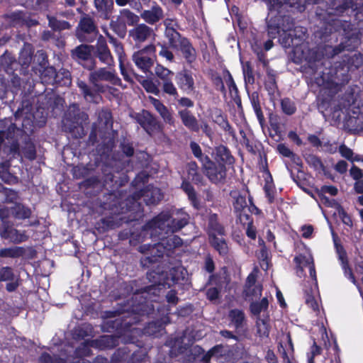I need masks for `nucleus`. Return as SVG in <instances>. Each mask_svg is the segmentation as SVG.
<instances>
[{
    "instance_id": "nucleus-48",
    "label": "nucleus",
    "mask_w": 363,
    "mask_h": 363,
    "mask_svg": "<svg viewBox=\"0 0 363 363\" xmlns=\"http://www.w3.org/2000/svg\"><path fill=\"white\" fill-rule=\"evenodd\" d=\"M56 69L52 66H46L42 68L40 71V79L43 84H55V74Z\"/></svg>"
},
{
    "instance_id": "nucleus-43",
    "label": "nucleus",
    "mask_w": 363,
    "mask_h": 363,
    "mask_svg": "<svg viewBox=\"0 0 363 363\" xmlns=\"http://www.w3.org/2000/svg\"><path fill=\"white\" fill-rule=\"evenodd\" d=\"M269 13L267 20L271 16L282 15L281 10L286 9V0H267Z\"/></svg>"
},
{
    "instance_id": "nucleus-10",
    "label": "nucleus",
    "mask_w": 363,
    "mask_h": 363,
    "mask_svg": "<svg viewBox=\"0 0 363 363\" xmlns=\"http://www.w3.org/2000/svg\"><path fill=\"white\" fill-rule=\"evenodd\" d=\"M88 119L89 116L86 113L77 109V111L69 113V116L63 120V129L74 138H82L86 135L82 123Z\"/></svg>"
},
{
    "instance_id": "nucleus-54",
    "label": "nucleus",
    "mask_w": 363,
    "mask_h": 363,
    "mask_svg": "<svg viewBox=\"0 0 363 363\" xmlns=\"http://www.w3.org/2000/svg\"><path fill=\"white\" fill-rule=\"evenodd\" d=\"M223 76L228 87L230 95H235V98L238 99L239 90L230 71L226 68L224 69L223 70Z\"/></svg>"
},
{
    "instance_id": "nucleus-58",
    "label": "nucleus",
    "mask_w": 363,
    "mask_h": 363,
    "mask_svg": "<svg viewBox=\"0 0 363 363\" xmlns=\"http://www.w3.org/2000/svg\"><path fill=\"white\" fill-rule=\"evenodd\" d=\"M306 163L315 170L325 171V167L320 157L313 154H307L304 156Z\"/></svg>"
},
{
    "instance_id": "nucleus-2",
    "label": "nucleus",
    "mask_w": 363,
    "mask_h": 363,
    "mask_svg": "<svg viewBox=\"0 0 363 363\" xmlns=\"http://www.w3.org/2000/svg\"><path fill=\"white\" fill-rule=\"evenodd\" d=\"M353 6L352 0H333L327 10L318 7L315 16L321 24L319 30L320 38L326 40L327 37L335 32L342 33L346 38L352 36L353 25L351 22L335 18V16L342 15Z\"/></svg>"
},
{
    "instance_id": "nucleus-17",
    "label": "nucleus",
    "mask_w": 363,
    "mask_h": 363,
    "mask_svg": "<svg viewBox=\"0 0 363 363\" xmlns=\"http://www.w3.org/2000/svg\"><path fill=\"white\" fill-rule=\"evenodd\" d=\"M301 56L298 57L297 60H294L296 63H300L305 60L308 67L312 69L313 73L315 74L318 72L319 66H323V59L325 55L323 48L315 47L312 48H307L305 50L301 48Z\"/></svg>"
},
{
    "instance_id": "nucleus-24",
    "label": "nucleus",
    "mask_w": 363,
    "mask_h": 363,
    "mask_svg": "<svg viewBox=\"0 0 363 363\" xmlns=\"http://www.w3.org/2000/svg\"><path fill=\"white\" fill-rule=\"evenodd\" d=\"M175 80L182 91L189 94L195 90L194 79L190 70L183 69L177 72Z\"/></svg>"
},
{
    "instance_id": "nucleus-59",
    "label": "nucleus",
    "mask_w": 363,
    "mask_h": 363,
    "mask_svg": "<svg viewBox=\"0 0 363 363\" xmlns=\"http://www.w3.org/2000/svg\"><path fill=\"white\" fill-rule=\"evenodd\" d=\"M308 4V0H286V10H290L292 12H303Z\"/></svg>"
},
{
    "instance_id": "nucleus-31",
    "label": "nucleus",
    "mask_w": 363,
    "mask_h": 363,
    "mask_svg": "<svg viewBox=\"0 0 363 363\" xmlns=\"http://www.w3.org/2000/svg\"><path fill=\"white\" fill-rule=\"evenodd\" d=\"M94 7L99 16L104 20H109L114 11L113 0H94Z\"/></svg>"
},
{
    "instance_id": "nucleus-35",
    "label": "nucleus",
    "mask_w": 363,
    "mask_h": 363,
    "mask_svg": "<svg viewBox=\"0 0 363 363\" xmlns=\"http://www.w3.org/2000/svg\"><path fill=\"white\" fill-rule=\"evenodd\" d=\"M337 252L338 255V259L341 262L342 268L344 271L345 274L349 276L350 279L355 284L356 280L353 274L352 268L350 267L347 252L344 247L341 245L335 243Z\"/></svg>"
},
{
    "instance_id": "nucleus-33",
    "label": "nucleus",
    "mask_w": 363,
    "mask_h": 363,
    "mask_svg": "<svg viewBox=\"0 0 363 363\" xmlns=\"http://www.w3.org/2000/svg\"><path fill=\"white\" fill-rule=\"evenodd\" d=\"M210 246L216 251L221 257H227L229 254L230 247L227 240L223 236H216L208 238Z\"/></svg>"
},
{
    "instance_id": "nucleus-56",
    "label": "nucleus",
    "mask_w": 363,
    "mask_h": 363,
    "mask_svg": "<svg viewBox=\"0 0 363 363\" xmlns=\"http://www.w3.org/2000/svg\"><path fill=\"white\" fill-rule=\"evenodd\" d=\"M55 84L57 86H66L71 84L70 72L68 70L61 69L58 72L55 70Z\"/></svg>"
},
{
    "instance_id": "nucleus-49",
    "label": "nucleus",
    "mask_w": 363,
    "mask_h": 363,
    "mask_svg": "<svg viewBox=\"0 0 363 363\" xmlns=\"http://www.w3.org/2000/svg\"><path fill=\"white\" fill-rule=\"evenodd\" d=\"M130 352V350L128 346L118 347L111 357L109 363H124Z\"/></svg>"
},
{
    "instance_id": "nucleus-4",
    "label": "nucleus",
    "mask_w": 363,
    "mask_h": 363,
    "mask_svg": "<svg viewBox=\"0 0 363 363\" xmlns=\"http://www.w3.org/2000/svg\"><path fill=\"white\" fill-rule=\"evenodd\" d=\"M141 247L150 252L149 256L141 258L140 264L143 268H150L147 272V278L152 284L140 289V294L157 296L159 289L157 286H163L167 276L164 267L158 262L165 252L169 255L168 252L160 240L152 245H144Z\"/></svg>"
},
{
    "instance_id": "nucleus-8",
    "label": "nucleus",
    "mask_w": 363,
    "mask_h": 363,
    "mask_svg": "<svg viewBox=\"0 0 363 363\" xmlns=\"http://www.w3.org/2000/svg\"><path fill=\"white\" fill-rule=\"evenodd\" d=\"M91 71L89 82L99 92L103 93L106 91V87L101 83V82H108L113 85H119L121 82L114 67L108 68L106 66V67H101Z\"/></svg>"
},
{
    "instance_id": "nucleus-18",
    "label": "nucleus",
    "mask_w": 363,
    "mask_h": 363,
    "mask_svg": "<svg viewBox=\"0 0 363 363\" xmlns=\"http://www.w3.org/2000/svg\"><path fill=\"white\" fill-rule=\"evenodd\" d=\"M157 310L159 312H162V317L160 319L149 322L143 328L145 335L158 337L162 334L165 325L169 323L170 306L164 305L161 308H158Z\"/></svg>"
},
{
    "instance_id": "nucleus-5",
    "label": "nucleus",
    "mask_w": 363,
    "mask_h": 363,
    "mask_svg": "<svg viewBox=\"0 0 363 363\" xmlns=\"http://www.w3.org/2000/svg\"><path fill=\"white\" fill-rule=\"evenodd\" d=\"M172 19L170 18H167L164 21L165 26L164 35L168 40L169 46L180 51L186 62L191 65L196 60V50L188 38L183 36L172 26Z\"/></svg>"
},
{
    "instance_id": "nucleus-61",
    "label": "nucleus",
    "mask_w": 363,
    "mask_h": 363,
    "mask_svg": "<svg viewBox=\"0 0 363 363\" xmlns=\"http://www.w3.org/2000/svg\"><path fill=\"white\" fill-rule=\"evenodd\" d=\"M12 213L18 219H26L30 217L31 211L29 208L18 203L12 208Z\"/></svg>"
},
{
    "instance_id": "nucleus-57",
    "label": "nucleus",
    "mask_w": 363,
    "mask_h": 363,
    "mask_svg": "<svg viewBox=\"0 0 363 363\" xmlns=\"http://www.w3.org/2000/svg\"><path fill=\"white\" fill-rule=\"evenodd\" d=\"M115 146V140L113 138L104 139L101 143L97 145L96 150L101 155H108Z\"/></svg>"
},
{
    "instance_id": "nucleus-36",
    "label": "nucleus",
    "mask_w": 363,
    "mask_h": 363,
    "mask_svg": "<svg viewBox=\"0 0 363 363\" xmlns=\"http://www.w3.org/2000/svg\"><path fill=\"white\" fill-rule=\"evenodd\" d=\"M341 62L344 64L350 72H354L363 65V54L361 52H355L352 55H345Z\"/></svg>"
},
{
    "instance_id": "nucleus-20",
    "label": "nucleus",
    "mask_w": 363,
    "mask_h": 363,
    "mask_svg": "<svg viewBox=\"0 0 363 363\" xmlns=\"http://www.w3.org/2000/svg\"><path fill=\"white\" fill-rule=\"evenodd\" d=\"M92 57L95 60L99 59L101 63L106 65L108 68L115 67V62L111 50L106 40H99L94 46Z\"/></svg>"
},
{
    "instance_id": "nucleus-22",
    "label": "nucleus",
    "mask_w": 363,
    "mask_h": 363,
    "mask_svg": "<svg viewBox=\"0 0 363 363\" xmlns=\"http://www.w3.org/2000/svg\"><path fill=\"white\" fill-rule=\"evenodd\" d=\"M350 72L346 66L342 62L336 66L334 69H331L328 74L330 75L328 78L332 83L335 84L336 86H343L347 84L351 79V76L349 74Z\"/></svg>"
},
{
    "instance_id": "nucleus-40",
    "label": "nucleus",
    "mask_w": 363,
    "mask_h": 363,
    "mask_svg": "<svg viewBox=\"0 0 363 363\" xmlns=\"http://www.w3.org/2000/svg\"><path fill=\"white\" fill-rule=\"evenodd\" d=\"M228 317L230 323L236 330L242 328L246 320L244 311L238 308L230 310L228 311Z\"/></svg>"
},
{
    "instance_id": "nucleus-47",
    "label": "nucleus",
    "mask_w": 363,
    "mask_h": 363,
    "mask_svg": "<svg viewBox=\"0 0 363 363\" xmlns=\"http://www.w3.org/2000/svg\"><path fill=\"white\" fill-rule=\"evenodd\" d=\"M145 189H141L138 191L134 192L130 197H128L126 200V206L127 210L128 211H132L133 209L132 208H136L137 209H140V203H139V200L141 198L145 199Z\"/></svg>"
},
{
    "instance_id": "nucleus-63",
    "label": "nucleus",
    "mask_w": 363,
    "mask_h": 363,
    "mask_svg": "<svg viewBox=\"0 0 363 363\" xmlns=\"http://www.w3.org/2000/svg\"><path fill=\"white\" fill-rule=\"evenodd\" d=\"M346 49V46L343 43H340L336 46L325 45L323 50L325 55L328 58H333L336 55H339Z\"/></svg>"
},
{
    "instance_id": "nucleus-3",
    "label": "nucleus",
    "mask_w": 363,
    "mask_h": 363,
    "mask_svg": "<svg viewBox=\"0 0 363 363\" xmlns=\"http://www.w3.org/2000/svg\"><path fill=\"white\" fill-rule=\"evenodd\" d=\"M267 35L272 38L279 37L280 44L285 48H293L294 53L307 37V29L295 26V20L290 15H276L267 19Z\"/></svg>"
},
{
    "instance_id": "nucleus-23",
    "label": "nucleus",
    "mask_w": 363,
    "mask_h": 363,
    "mask_svg": "<svg viewBox=\"0 0 363 363\" xmlns=\"http://www.w3.org/2000/svg\"><path fill=\"white\" fill-rule=\"evenodd\" d=\"M0 282H7L6 289L8 292L15 291L19 286V277L16 276L11 267L0 268Z\"/></svg>"
},
{
    "instance_id": "nucleus-13",
    "label": "nucleus",
    "mask_w": 363,
    "mask_h": 363,
    "mask_svg": "<svg viewBox=\"0 0 363 363\" xmlns=\"http://www.w3.org/2000/svg\"><path fill=\"white\" fill-rule=\"evenodd\" d=\"M155 74L158 79L157 82L161 86L162 92L174 97L175 99H177L179 93L173 83L174 72L160 64H157L155 67Z\"/></svg>"
},
{
    "instance_id": "nucleus-11",
    "label": "nucleus",
    "mask_w": 363,
    "mask_h": 363,
    "mask_svg": "<svg viewBox=\"0 0 363 363\" xmlns=\"http://www.w3.org/2000/svg\"><path fill=\"white\" fill-rule=\"evenodd\" d=\"M156 48L153 44H150L143 48L133 52L131 57L137 68L145 74H152L151 69L156 59Z\"/></svg>"
},
{
    "instance_id": "nucleus-64",
    "label": "nucleus",
    "mask_w": 363,
    "mask_h": 363,
    "mask_svg": "<svg viewBox=\"0 0 363 363\" xmlns=\"http://www.w3.org/2000/svg\"><path fill=\"white\" fill-rule=\"evenodd\" d=\"M40 363H67V360L60 357L59 355H51L46 352H43L39 357Z\"/></svg>"
},
{
    "instance_id": "nucleus-55",
    "label": "nucleus",
    "mask_w": 363,
    "mask_h": 363,
    "mask_svg": "<svg viewBox=\"0 0 363 363\" xmlns=\"http://www.w3.org/2000/svg\"><path fill=\"white\" fill-rule=\"evenodd\" d=\"M24 249L21 247H12L0 249V257L18 258L24 255Z\"/></svg>"
},
{
    "instance_id": "nucleus-44",
    "label": "nucleus",
    "mask_w": 363,
    "mask_h": 363,
    "mask_svg": "<svg viewBox=\"0 0 363 363\" xmlns=\"http://www.w3.org/2000/svg\"><path fill=\"white\" fill-rule=\"evenodd\" d=\"M48 26L52 31H62L69 30L72 26L69 22L65 20H59L55 16H48Z\"/></svg>"
},
{
    "instance_id": "nucleus-14",
    "label": "nucleus",
    "mask_w": 363,
    "mask_h": 363,
    "mask_svg": "<svg viewBox=\"0 0 363 363\" xmlns=\"http://www.w3.org/2000/svg\"><path fill=\"white\" fill-rule=\"evenodd\" d=\"M133 118L150 136L162 130V125L156 116L146 109H142L141 111L135 113Z\"/></svg>"
},
{
    "instance_id": "nucleus-21",
    "label": "nucleus",
    "mask_w": 363,
    "mask_h": 363,
    "mask_svg": "<svg viewBox=\"0 0 363 363\" xmlns=\"http://www.w3.org/2000/svg\"><path fill=\"white\" fill-rule=\"evenodd\" d=\"M154 35L153 29L145 23H138L128 32L129 37L132 38L135 45L146 42Z\"/></svg>"
},
{
    "instance_id": "nucleus-1",
    "label": "nucleus",
    "mask_w": 363,
    "mask_h": 363,
    "mask_svg": "<svg viewBox=\"0 0 363 363\" xmlns=\"http://www.w3.org/2000/svg\"><path fill=\"white\" fill-rule=\"evenodd\" d=\"M135 294L131 298L124 300L117 304L115 310L106 311L104 318L108 319L123 315L115 320H104L101 329L106 333H116L123 335L133 330V325L142 321V317L149 315L154 311V306L147 301V296Z\"/></svg>"
},
{
    "instance_id": "nucleus-37",
    "label": "nucleus",
    "mask_w": 363,
    "mask_h": 363,
    "mask_svg": "<svg viewBox=\"0 0 363 363\" xmlns=\"http://www.w3.org/2000/svg\"><path fill=\"white\" fill-rule=\"evenodd\" d=\"M0 64L8 74H13L18 65L15 56L8 50H5L1 56Z\"/></svg>"
},
{
    "instance_id": "nucleus-29",
    "label": "nucleus",
    "mask_w": 363,
    "mask_h": 363,
    "mask_svg": "<svg viewBox=\"0 0 363 363\" xmlns=\"http://www.w3.org/2000/svg\"><path fill=\"white\" fill-rule=\"evenodd\" d=\"M214 160L217 163L223 164L224 167L233 165L235 162V158L230 149L224 145H220L215 147Z\"/></svg>"
},
{
    "instance_id": "nucleus-42",
    "label": "nucleus",
    "mask_w": 363,
    "mask_h": 363,
    "mask_svg": "<svg viewBox=\"0 0 363 363\" xmlns=\"http://www.w3.org/2000/svg\"><path fill=\"white\" fill-rule=\"evenodd\" d=\"M119 18L123 21L125 25L127 26H135L140 21V16L133 13L128 9H123L120 10Z\"/></svg>"
},
{
    "instance_id": "nucleus-62",
    "label": "nucleus",
    "mask_w": 363,
    "mask_h": 363,
    "mask_svg": "<svg viewBox=\"0 0 363 363\" xmlns=\"http://www.w3.org/2000/svg\"><path fill=\"white\" fill-rule=\"evenodd\" d=\"M77 85L86 99L93 100L97 96V94L99 93L95 88L94 89H91L83 81L79 82Z\"/></svg>"
},
{
    "instance_id": "nucleus-16",
    "label": "nucleus",
    "mask_w": 363,
    "mask_h": 363,
    "mask_svg": "<svg viewBox=\"0 0 363 363\" xmlns=\"http://www.w3.org/2000/svg\"><path fill=\"white\" fill-rule=\"evenodd\" d=\"M204 161L201 165L208 179L213 184L223 183L227 174L226 167L213 161L208 155Z\"/></svg>"
},
{
    "instance_id": "nucleus-25",
    "label": "nucleus",
    "mask_w": 363,
    "mask_h": 363,
    "mask_svg": "<svg viewBox=\"0 0 363 363\" xmlns=\"http://www.w3.org/2000/svg\"><path fill=\"white\" fill-rule=\"evenodd\" d=\"M121 335H103L96 339L91 340L90 346L100 350H111L119 345L118 338Z\"/></svg>"
},
{
    "instance_id": "nucleus-34",
    "label": "nucleus",
    "mask_w": 363,
    "mask_h": 363,
    "mask_svg": "<svg viewBox=\"0 0 363 363\" xmlns=\"http://www.w3.org/2000/svg\"><path fill=\"white\" fill-rule=\"evenodd\" d=\"M34 53V48L30 43H25L21 48L18 59V65H20L23 69H28L31 63H33Z\"/></svg>"
},
{
    "instance_id": "nucleus-30",
    "label": "nucleus",
    "mask_w": 363,
    "mask_h": 363,
    "mask_svg": "<svg viewBox=\"0 0 363 363\" xmlns=\"http://www.w3.org/2000/svg\"><path fill=\"white\" fill-rule=\"evenodd\" d=\"M276 74L272 69L267 70V79L264 81V89L267 91L269 97V101L274 104L277 99V95H279V91L276 80Z\"/></svg>"
},
{
    "instance_id": "nucleus-51",
    "label": "nucleus",
    "mask_w": 363,
    "mask_h": 363,
    "mask_svg": "<svg viewBox=\"0 0 363 363\" xmlns=\"http://www.w3.org/2000/svg\"><path fill=\"white\" fill-rule=\"evenodd\" d=\"M97 124L102 125L104 128H108L113 126V116L111 111L108 108H103L99 113Z\"/></svg>"
},
{
    "instance_id": "nucleus-15",
    "label": "nucleus",
    "mask_w": 363,
    "mask_h": 363,
    "mask_svg": "<svg viewBox=\"0 0 363 363\" xmlns=\"http://www.w3.org/2000/svg\"><path fill=\"white\" fill-rule=\"evenodd\" d=\"M94 46L87 44H81L71 51L73 60L78 62L84 68L93 70L96 67V60L92 57Z\"/></svg>"
},
{
    "instance_id": "nucleus-7",
    "label": "nucleus",
    "mask_w": 363,
    "mask_h": 363,
    "mask_svg": "<svg viewBox=\"0 0 363 363\" xmlns=\"http://www.w3.org/2000/svg\"><path fill=\"white\" fill-rule=\"evenodd\" d=\"M186 170L187 178H182L181 189L187 195L188 199L194 208L199 210L201 208L200 200L191 182L196 185L203 186L204 179L195 161L188 162L186 165Z\"/></svg>"
},
{
    "instance_id": "nucleus-28",
    "label": "nucleus",
    "mask_w": 363,
    "mask_h": 363,
    "mask_svg": "<svg viewBox=\"0 0 363 363\" xmlns=\"http://www.w3.org/2000/svg\"><path fill=\"white\" fill-rule=\"evenodd\" d=\"M140 17L147 24L155 25L163 18L164 11L162 7L156 4L150 9L143 11Z\"/></svg>"
},
{
    "instance_id": "nucleus-27",
    "label": "nucleus",
    "mask_w": 363,
    "mask_h": 363,
    "mask_svg": "<svg viewBox=\"0 0 363 363\" xmlns=\"http://www.w3.org/2000/svg\"><path fill=\"white\" fill-rule=\"evenodd\" d=\"M178 116L181 119L182 124L190 131L198 133L200 130L199 121L190 110H179Z\"/></svg>"
},
{
    "instance_id": "nucleus-50",
    "label": "nucleus",
    "mask_w": 363,
    "mask_h": 363,
    "mask_svg": "<svg viewBox=\"0 0 363 363\" xmlns=\"http://www.w3.org/2000/svg\"><path fill=\"white\" fill-rule=\"evenodd\" d=\"M109 26L118 37L123 38L126 35L127 26L119 16L116 20H111Z\"/></svg>"
},
{
    "instance_id": "nucleus-9",
    "label": "nucleus",
    "mask_w": 363,
    "mask_h": 363,
    "mask_svg": "<svg viewBox=\"0 0 363 363\" xmlns=\"http://www.w3.org/2000/svg\"><path fill=\"white\" fill-rule=\"evenodd\" d=\"M119 68L125 81L132 82L133 78H135L147 93L153 94L156 96L160 94V85L158 84H156L152 79H145L143 76L135 73L131 65L128 63L125 65L122 60L121 54L119 55Z\"/></svg>"
},
{
    "instance_id": "nucleus-12",
    "label": "nucleus",
    "mask_w": 363,
    "mask_h": 363,
    "mask_svg": "<svg viewBox=\"0 0 363 363\" xmlns=\"http://www.w3.org/2000/svg\"><path fill=\"white\" fill-rule=\"evenodd\" d=\"M99 33L94 18L87 13H84L75 29V36L82 43L92 42Z\"/></svg>"
},
{
    "instance_id": "nucleus-6",
    "label": "nucleus",
    "mask_w": 363,
    "mask_h": 363,
    "mask_svg": "<svg viewBox=\"0 0 363 363\" xmlns=\"http://www.w3.org/2000/svg\"><path fill=\"white\" fill-rule=\"evenodd\" d=\"M169 219V216L168 214H160L147 222L143 226V229L147 231L151 238L155 240H160L164 245L168 252L183 245L182 239L178 235H171L164 237L162 234L161 231L165 227V223Z\"/></svg>"
},
{
    "instance_id": "nucleus-26",
    "label": "nucleus",
    "mask_w": 363,
    "mask_h": 363,
    "mask_svg": "<svg viewBox=\"0 0 363 363\" xmlns=\"http://www.w3.org/2000/svg\"><path fill=\"white\" fill-rule=\"evenodd\" d=\"M208 238L216 236H225L226 231L224 225L220 222L218 215L211 213L208 217V225L206 229Z\"/></svg>"
},
{
    "instance_id": "nucleus-19",
    "label": "nucleus",
    "mask_w": 363,
    "mask_h": 363,
    "mask_svg": "<svg viewBox=\"0 0 363 363\" xmlns=\"http://www.w3.org/2000/svg\"><path fill=\"white\" fill-rule=\"evenodd\" d=\"M18 130L11 118H5L0 120V145L6 139L11 141L12 150H18V144L15 139V133Z\"/></svg>"
},
{
    "instance_id": "nucleus-46",
    "label": "nucleus",
    "mask_w": 363,
    "mask_h": 363,
    "mask_svg": "<svg viewBox=\"0 0 363 363\" xmlns=\"http://www.w3.org/2000/svg\"><path fill=\"white\" fill-rule=\"evenodd\" d=\"M269 301L267 297H263L260 301H252L250 304V311L255 316H259L261 312L267 311Z\"/></svg>"
},
{
    "instance_id": "nucleus-60",
    "label": "nucleus",
    "mask_w": 363,
    "mask_h": 363,
    "mask_svg": "<svg viewBox=\"0 0 363 363\" xmlns=\"http://www.w3.org/2000/svg\"><path fill=\"white\" fill-rule=\"evenodd\" d=\"M33 64L40 67L42 69L48 65V56L45 50H38L34 54Z\"/></svg>"
},
{
    "instance_id": "nucleus-53",
    "label": "nucleus",
    "mask_w": 363,
    "mask_h": 363,
    "mask_svg": "<svg viewBox=\"0 0 363 363\" xmlns=\"http://www.w3.org/2000/svg\"><path fill=\"white\" fill-rule=\"evenodd\" d=\"M280 106L282 113L286 116H292L297 111L295 102L289 97H284L280 100Z\"/></svg>"
},
{
    "instance_id": "nucleus-45",
    "label": "nucleus",
    "mask_w": 363,
    "mask_h": 363,
    "mask_svg": "<svg viewBox=\"0 0 363 363\" xmlns=\"http://www.w3.org/2000/svg\"><path fill=\"white\" fill-rule=\"evenodd\" d=\"M21 151L22 154L26 159L30 161L35 160L37 156L36 147L34 143L30 138H28L24 140Z\"/></svg>"
},
{
    "instance_id": "nucleus-39",
    "label": "nucleus",
    "mask_w": 363,
    "mask_h": 363,
    "mask_svg": "<svg viewBox=\"0 0 363 363\" xmlns=\"http://www.w3.org/2000/svg\"><path fill=\"white\" fill-rule=\"evenodd\" d=\"M189 221V216L187 213H182L181 216L173 218L169 220V223H167V226L168 228V230L174 233L180 230H182L184 227H185Z\"/></svg>"
},
{
    "instance_id": "nucleus-41",
    "label": "nucleus",
    "mask_w": 363,
    "mask_h": 363,
    "mask_svg": "<svg viewBox=\"0 0 363 363\" xmlns=\"http://www.w3.org/2000/svg\"><path fill=\"white\" fill-rule=\"evenodd\" d=\"M278 351L280 353L284 362L291 363L289 356L293 354L294 349L292 340L289 334L287 335V342L285 343L284 345H283L282 342L279 343Z\"/></svg>"
},
{
    "instance_id": "nucleus-32",
    "label": "nucleus",
    "mask_w": 363,
    "mask_h": 363,
    "mask_svg": "<svg viewBox=\"0 0 363 363\" xmlns=\"http://www.w3.org/2000/svg\"><path fill=\"white\" fill-rule=\"evenodd\" d=\"M213 122L228 135L231 136L233 139L236 138L235 129L230 124L227 115L223 113L221 110L218 109L215 112Z\"/></svg>"
},
{
    "instance_id": "nucleus-38",
    "label": "nucleus",
    "mask_w": 363,
    "mask_h": 363,
    "mask_svg": "<svg viewBox=\"0 0 363 363\" xmlns=\"http://www.w3.org/2000/svg\"><path fill=\"white\" fill-rule=\"evenodd\" d=\"M163 197V194L159 188L152 186L145 189L144 201L147 205H156Z\"/></svg>"
},
{
    "instance_id": "nucleus-52",
    "label": "nucleus",
    "mask_w": 363,
    "mask_h": 363,
    "mask_svg": "<svg viewBox=\"0 0 363 363\" xmlns=\"http://www.w3.org/2000/svg\"><path fill=\"white\" fill-rule=\"evenodd\" d=\"M103 173V186L106 189L110 191H113L115 189H117L121 186V184H118V182L115 179V176L112 172H107V169H104Z\"/></svg>"
}]
</instances>
